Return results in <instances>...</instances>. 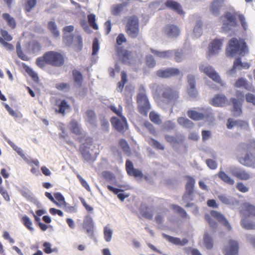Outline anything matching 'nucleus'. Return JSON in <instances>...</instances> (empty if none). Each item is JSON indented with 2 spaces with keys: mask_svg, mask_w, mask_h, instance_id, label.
I'll use <instances>...</instances> for the list:
<instances>
[{
  "mask_svg": "<svg viewBox=\"0 0 255 255\" xmlns=\"http://www.w3.org/2000/svg\"><path fill=\"white\" fill-rule=\"evenodd\" d=\"M248 52L246 42L241 39L233 38L230 40L226 48V54L228 57L238 55L244 56Z\"/></svg>",
  "mask_w": 255,
  "mask_h": 255,
  "instance_id": "1",
  "label": "nucleus"
},
{
  "mask_svg": "<svg viewBox=\"0 0 255 255\" xmlns=\"http://www.w3.org/2000/svg\"><path fill=\"white\" fill-rule=\"evenodd\" d=\"M179 97V92L174 88L164 87L162 89L161 98L163 103L172 105L171 112L173 111V106L177 102Z\"/></svg>",
  "mask_w": 255,
  "mask_h": 255,
  "instance_id": "2",
  "label": "nucleus"
},
{
  "mask_svg": "<svg viewBox=\"0 0 255 255\" xmlns=\"http://www.w3.org/2000/svg\"><path fill=\"white\" fill-rule=\"evenodd\" d=\"M199 69L201 73H203L208 76L214 82L220 84L223 87L226 86V84L222 81L219 74L209 64L206 63H201L199 66Z\"/></svg>",
  "mask_w": 255,
  "mask_h": 255,
  "instance_id": "3",
  "label": "nucleus"
},
{
  "mask_svg": "<svg viewBox=\"0 0 255 255\" xmlns=\"http://www.w3.org/2000/svg\"><path fill=\"white\" fill-rule=\"evenodd\" d=\"M126 31L131 38H136L139 35V20L137 16H129L126 25Z\"/></svg>",
  "mask_w": 255,
  "mask_h": 255,
  "instance_id": "4",
  "label": "nucleus"
},
{
  "mask_svg": "<svg viewBox=\"0 0 255 255\" xmlns=\"http://www.w3.org/2000/svg\"><path fill=\"white\" fill-rule=\"evenodd\" d=\"M203 113H200L193 110H189L187 112L188 117L195 121L205 119L210 123H213L214 120V116L210 108H203Z\"/></svg>",
  "mask_w": 255,
  "mask_h": 255,
  "instance_id": "5",
  "label": "nucleus"
},
{
  "mask_svg": "<svg viewBox=\"0 0 255 255\" xmlns=\"http://www.w3.org/2000/svg\"><path fill=\"white\" fill-rule=\"evenodd\" d=\"M252 146L254 148L253 151L247 152L244 156L237 154L238 161L244 166L253 167L255 165V139L252 141Z\"/></svg>",
  "mask_w": 255,
  "mask_h": 255,
  "instance_id": "6",
  "label": "nucleus"
},
{
  "mask_svg": "<svg viewBox=\"0 0 255 255\" xmlns=\"http://www.w3.org/2000/svg\"><path fill=\"white\" fill-rule=\"evenodd\" d=\"M236 15L231 12H227L224 17L223 25L222 29L225 32H229L232 31L235 28L238 26V23L237 21Z\"/></svg>",
  "mask_w": 255,
  "mask_h": 255,
  "instance_id": "7",
  "label": "nucleus"
},
{
  "mask_svg": "<svg viewBox=\"0 0 255 255\" xmlns=\"http://www.w3.org/2000/svg\"><path fill=\"white\" fill-rule=\"evenodd\" d=\"M227 171L233 176L242 180H248L253 177V175L243 168L232 165L228 168Z\"/></svg>",
  "mask_w": 255,
  "mask_h": 255,
  "instance_id": "8",
  "label": "nucleus"
},
{
  "mask_svg": "<svg viewBox=\"0 0 255 255\" xmlns=\"http://www.w3.org/2000/svg\"><path fill=\"white\" fill-rule=\"evenodd\" d=\"M45 58L47 64L54 66H60L64 64L63 56L55 51H49L45 54Z\"/></svg>",
  "mask_w": 255,
  "mask_h": 255,
  "instance_id": "9",
  "label": "nucleus"
},
{
  "mask_svg": "<svg viewBox=\"0 0 255 255\" xmlns=\"http://www.w3.org/2000/svg\"><path fill=\"white\" fill-rule=\"evenodd\" d=\"M224 41V38H217L213 40L210 43L207 52L208 58L217 56L219 54L222 50Z\"/></svg>",
  "mask_w": 255,
  "mask_h": 255,
  "instance_id": "10",
  "label": "nucleus"
},
{
  "mask_svg": "<svg viewBox=\"0 0 255 255\" xmlns=\"http://www.w3.org/2000/svg\"><path fill=\"white\" fill-rule=\"evenodd\" d=\"M138 109L141 114L147 115L149 110L150 109L148 99L144 92L138 94L137 97Z\"/></svg>",
  "mask_w": 255,
  "mask_h": 255,
  "instance_id": "11",
  "label": "nucleus"
},
{
  "mask_svg": "<svg viewBox=\"0 0 255 255\" xmlns=\"http://www.w3.org/2000/svg\"><path fill=\"white\" fill-rule=\"evenodd\" d=\"M219 200L224 204L234 209L239 205V200L228 194L220 193L217 195Z\"/></svg>",
  "mask_w": 255,
  "mask_h": 255,
  "instance_id": "12",
  "label": "nucleus"
},
{
  "mask_svg": "<svg viewBox=\"0 0 255 255\" xmlns=\"http://www.w3.org/2000/svg\"><path fill=\"white\" fill-rule=\"evenodd\" d=\"M111 123L112 126L120 132H124L128 129L127 121L124 116L119 118L113 117L111 119Z\"/></svg>",
  "mask_w": 255,
  "mask_h": 255,
  "instance_id": "13",
  "label": "nucleus"
},
{
  "mask_svg": "<svg viewBox=\"0 0 255 255\" xmlns=\"http://www.w3.org/2000/svg\"><path fill=\"white\" fill-rule=\"evenodd\" d=\"M179 73V69L173 67L162 69L156 71L157 76L162 78H168L178 75Z\"/></svg>",
  "mask_w": 255,
  "mask_h": 255,
  "instance_id": "14",
  "label": "nucleus"
},
{
  "mask_svg": "<svg viewBox=\"0 0 255 255\" xmlns=\"http://www.w3.org/2000/svg\"><path fill=\"white\" fill-rule=\"evenodd\" d=\"M225 255H238L239 245L237 241L230 240L228 245L223 249Z\"/></svg>",
  "mask_w": 255,
  "mask_h": 255,
  "instance_id": "15",
  "label": "nucleus"
},
{
  "mask_svg": "<svg viewBox=\"0 0 255 255\" xmlns=\"http://www.w3.org/2000/svg\"><path fill=\"white\" fill-rule=\"evenodd\" d=\"M196 77L194 75L189 74L187 76L188 88V93L189 95L193 98H195L198 95V91L196 88Z\"/></svg>",
  "mask_w": 255,
  "mask_h": 255,
  "instance_id": "16",
  "label": "nucleus"
},
{
  "mask_svg": "<svg viewBox=\"0 0 255 255\" xmlns=\"http://www.w3.org/2000/svg\"><path fill=\"white\" fill-rule=\"evenodd\" d=\"M163 32L165 35L169 38H175L180 33L179 28L174 24H168L164 27Z\"/></svg>",
  "mask_w": 255,
  "mask_h": 255,
  "instance_id": "17",
  "label": "nucleus"
},
{
  "mask_svg": "<svg viewBox=\"0 0 255 255\" xmlns=\"http://www.w3.org/2000/svg\"><path fill=\"white\" fill-rule=\"evenodd\" d=\"M193 17H196L194 26L193 29L192 35L194 37H200L203 33V22L200 17H198V14H194Z\"/></svg>",
  "mask_w": 255,
  "mask_h": 255,
  "instance_id": "18",
  "label": "nucleus"
},
{
  "mask_svg": "<svg viewBox=\"0 0 255 255\" xmlns=\"http://www.w3.org/2000/svg\"><path fill=\"white\" fill-rule=\"evenodd\" d=\"M126 166L127 172L129 175L135 178H138L140 179L143 177L142 171L138 169L134 168L132 163L130 160H127Z\"/></svg>",
  "mask_w": 255,
  "mask_h": 255,
  "instance_id": "19",
  "label": "nucleus"
},
{
  "mask_svg": "<svg viewBox=\"0 0 255 255\" xmlns=\"http://www.w3.org/2000/svg\"><path fill=\"white\" fill-rule=\"evenodd\" d=\"M83 228L87 231V234L90 236H92L93 235V230L94 228V223L92 217L89 215H86L83 221Z\"/></svg>",
  "mask_w": 255,
  "mask_h": 255,
  "instance_id": "20",
  "label": "nucleus"
},
{
  "mask_svg": "<svg viewBox=\"0 0 255 255\" xmlns=\"http://www.w3.org/2000/svg\"><path fill=\"white\" fill-rule=\"evenodd\" d=\"M250 65L247 62H242L240 58L236 59L234 62V65L232 69L229 71L230 74H232L237 70L242 69H248L250 68Z\"/></svg>",
  "mask_w": 255,
  "mask_h": 255,
  "instance_id": "21",
  "label": "nucleus"
},
{
  "mask_svg": "<svg viewBox=\"0 0 255 255\" xmlns=\"http://www.w3.org/2000/svg\"><path fill=\"white\" fill-rule=\"evenodd\" d=\"M210 103L216 107H224L228 105V101L225 96L217 95L212 99Z\"/></svg>",
  "mask_w": 255,
  "mask_h": 255,
  "instance_id": "22",
  "label": "nucleus"
},
{
  "mask_svg": "<svg viewBox=\"0 0 255 255\" xmlns=\"http://www.w3.org/2000/svg\"><path fill=\"white\" fill-rule=\"evenodd\" d=\"M211 215L212 217L218 220L224 226L226 227L229 230L231 229V226L230 225L228 221L222 214L215 211H212L211 212Z\"/></svg>",
  "mask_w": 255,
  "mask_h": 255,
  "instance_id": "23",
  "label": "nucleus"
},
{
  "mask_svg": "<svg viewBox=\"0 0 255 255\" xmlns=\"http://www.w3.org/2000/svg\"><path fill=\"white\" fill-rule=\"evenodd\" d=\"M165 5L167 7L169 8L180 14L184 13L182 6L178 2L173 0H168L165 2Z\"/></svg>",
  "mask_w": 255,
  "mask_h": 255,
  "instance_id": "24",
  "label": "nucleus"
},
{
  "mask_svg": "<svg viewBox=\"0 0 255 255\" xmlns=\"http://www.w3.org/2000/svg\"><path fill=\"white\" fill-rule=\"evenodd\" d=\"M151 52L159 58L168 59L172 57L173 55V51L172 50H169L166 51H159L154 50L153 49H150Z\"/></svg>",
  "mask_w": 255,
  "mask_h": 255,
  "instance_id": "25",
  "label": "nucleus"
},
{
  "mask_svg": "<svg viewBox=\"0 0 255 255\" xmlns=\"http://www.w3.org/2000/svg\"><path fill=\"white\" fill-rule=\"evenodd\" d=\"M218 175V177L226 184L230 185H233L235 184L234 179L224 171L222 167H220Z\"/></svg>",
  "mask_w": 255,
  "mask_h": 255,
  "instance_id": "26",
  "label": "nucleus"
},
{
  "mask_svg": "<svg viewBox=\"0 0 255 255\" xmlns=\"http://www.w3.org/2000/svg\"><path fill=\"white\" fill-rule=\"evenodd\" d=\"M203 242L204 247L207 250H211L214 246V240L212 235L209 234L208 232H205L203 236Z\"/></svg>",
  "mask_w": 255,
  "mask_h": 255,
  "instance_id": "27",
  "label": "nucleus"
},
{
  "mask_svg": "<svg viewBox=\"0 0 255 255\" xmlns=\"http://www.w3.org/2000/svg\"><path fill=\"white\" fill-rule=\"evenodd\" d=\"M223 5V0H215L211 4L210 11L214 15H217L219 14L220 10Z\"/></svg>",
  "mask_w": 255,
  "mask_h": 255,
  "instance_id": "28",
  "label": "nucleus"
},
{
  "mask_svg": "<svg viewBox=\"0 0 255 255\" xmlns=\"http://www.w3.org/2000/svg\"><path fill=\"white\" fill-rule=\"evenodd\" d=\"M164 236L169 242L176 245L183 246L188 243V240L186 238L181 240L180 238L173 237L168 235H164Z\"/></svg>",
  "mask_w": 255,
  "mask_h": 255,
  "instance_id": "29",
  "label": "nucleus"
},
{
  "mask_svg": "<svg viewBox=\"0 0 255 255\" xmlns=\"http://www.w3.org/2000/svg\"><path fill=\"white\" fill-rule=\"evenodd\" d=\"M241 212L249 216H255V207L249 203H245L241 207Z\"/></svg>",
  "mask_w": 255,
  "mask_h": 255,
  "instance_id": "30",
  "label": "nucleus"
},
{
  "mask_svg": "<svg viewBox=\"0 0 255 255\" xmlns=\"http://www.w3.org/2000/svg\"><path fill=\"white\" fill-rule=\"evenodd\" d=\"M195 183V180L192 177H189L186 185V192L183 196V198L184 200L187 198V195H191L193 191V187Z\"/></svg>",
  "mask_w": 255,
  "mask_h": 255,
  "instance_id": "31",
  "label": "nucleus"
},
{
  "mask_svg": "<svg viewBox=\"0 0 255 255\" xmlns=\"http://www.w3.org/2000/svg\"><path fill=\"white\" fill-rule=\"evenodd\" d=\"M86 121L91 125L95 126L96 123V117L94 112L92 110H87L86 113Z\"/></svg>",
  "mask_w": 255,
  "mask_h": 255,
  "instance_id": "32",
  "label": "nucleus"
},
{
  "mask_svg": "<svg viewBox=\"0 0 255 255\" xmlns=\"http://www.w3.org/2000/svg\"><path fill=\"white\" fill-rule=\"evenodd\" d=\"M177 122L179 125L187 128L190 129L194 127L193 123L189 119L185 118L180 117L178 118Z\"/></svg>",
  "mask_w": 255,
  "mask_h": 255,
  "instance_id": "33",
  "label": "nucleus"
},
{
  "mask_svg": "<svg viewBox=\"0 0 255 255\" xmlns=\"http://www.w3.org/2000/svg\"><path fill=\"white\" fill-rule=\"evenodd\" d=\"M70 106L65 100H62L58 106V108L55 109L56 112L64 115L66 111L70 109Z\"/></svg>",
  "mask_w": 255,
  "mask_h": 255,
  "instance_id": "34",
  "label": "nucleus"
},
{
  "mask_svg": "<svg viewBox=\"0 0 255 255\" xmlns=\"http://www.w3.org/2000/svg\"><path fill=\"white\" fill-rule=\"evenodd\" d=\"M235 86L237 88L243 87L248 90H252V89L251 85L249 84L246 79L243 78H239L237 81Z\"/></svg>",
  "mask_w": 255,
  "mask_h": 255,
  "instance_id": "35",
  "label": "nucleus"
},
{
  "mask_svg": "<svg viewBox=\"0 0 255 255\" xmlns=\"http://www.w3.org/2000/svg\"><path fill=\"white\" fill-rule=\"evenodd\" d=\"M73 75L75 85L78 87H80L83 82V76L82 74L79 71L74 70L73 71Z\"/></svg>",
  "mask_w": 255,
  "mask_h": 255,
  "instance_id": "36",
  "label": "nucleus"
},
{
  "mask_svg": "<svg viewBox=\"0 0 255 255\" xmlns=\"http://www.w3.org/2000/svg\"><path fill=\"white\" fill-rule=\"evenodd\" d=\"M40 50V46L39 44L35 41L30 42L28 44V48L27 51L30 53H35Z\"/></svg>",
  "mask_w": 255,
  "mask_h": 255,
  "instance_id": "37",
  "label": "nucleus"
},
{
  "mask_svg": "<svg viewBox=\"0 0 255 255\" xmlns=\"http://www.w3.org/2000/svg\"><path fill=\"white\" fill-rule=\"evenodd\" d=\"M126 6L125 3L114 4L111 7V13L114 15H118L120 14Z\"/></svg>",
  "mask_w": 255,
  "mask_h": 255,
  "instance_id": "38",
  "label": "nucleus"
},
{
  "mask_svg": "<svg viewBox=\"0 0 255 255\" xmlns=\"http://www.w3.org/2000/svg\"><path fill=\"white\" fill-rule=\"evenodd\" d=\"M2 17L6 21L7 24L12 28H15L16 22L13 17H11L8 13H4L2 14Z\"/></svg>",
  "mask_w": 255,
  "mask_h": 255,
  "instance_id": "39",
  "label": "nucleus"
},
{
  "mask_svg": "<svg viewBox=\"0 0 255 255\" xmlns=\"http://www.w3.org/2000/svg\"><path fill=\"white\" fill-rule=\"evenodd\" d=\"M113 234V230L112 229L109 225L104 227V239L107 242H110L112 238Z\"/></svg>",
  "mask_w": 255,
  "mask_h": 255,
  "instance_id": "40",
  "label": "nucleus"
},
{
  "mask_svg": "<svg viewBox=\"0 0 255 255\" xmlns=\"http://www.w3.org/2000/svg\"><path fill=\"white\" fill-rule=\"evenodd\" d=\"M232 103L234 106L233 111L235 116H240L242 113L241 105L240 103L235 99H233Z\"/></svg>",
  "mask_w": 255,
  "mask_h": 255,
  "instance_id": "41",
  "label": "nucleus"
},
{
  "mask_svg": "<svg viewBox=\"0 0 255 255\" xmlns=\"http://www.w3.org/2000/svg\"><path fill=\"white\" fill-rule=\"evenodd\" d=\"M108 189L111 191H112L116 194L118 195V197L122 201H123L126 198L128 197V195H125L123 193H120L119 192L121 191V190L113 187L111 185H108L107 186Z\"/></svg>",
  "mask_w": 255,
  "mask_h": 255,
  "instance_id": "42",
  "label": "nucleus"
},
{
  "mask_svg": "<svg viewBox=\"0 0 255 255\" xmlns=\"http://www.w3.org/2000/svg\"><path fill=\"white\" fill-rule=\"evenodd\" d=\"M174 55V60L177 62H181L185 59V56L182 49L172 50Z\"/></svg>",
  "mask_w": 255,
  "mask_h": 255,
  "instance_id": "43",
  "label": "nucleus"
},
{
  "mask_svg": "<svg viewBox=\"0 0 255 255\" xmlns=\"http://www.w3.org/2000/svg\"><path fill=\"white\" fill-rule=\"evenodd\" d=\"M172 208L175 212L178 213L179 215L181 216L182 218L185 219H189L190 217L189 215L187 214L186 211L181 207L178 205H173Z\"/></svg>",
  "mask_w": 255,
  "mask_h": 255,
  "instance_id": "44",
  "label": "nucleus"
},
{
  "mask_svg": "<svg viewBox=\"0 0 255 255\" xmlns=\"http://www.w3.org/2000/svg\"><path fill=\"white\" fill-rule=\"evenodd\" d=\"M48 27L49 30L55 36L58 37L59 36L60 32L58 30L57 25L54 21H49L48 24Z\"/></svg>",
  "mask_w": 255,
  "mask_h": 255,
  "instance_id": "45",
  "label": "nucleus"
},
{
  "mask_svg": "<svg viewBox=\"0 0 255 255\" xmlns=\"http://www.w3.org/2000/svg\"><path fill=\"white\" fill-rule=\"evenodd\" d=\"M70 127L72 132L76 134L80 133L81 129L78 123L75 120H72L70 123Z\"/></svg>",
  "mask_w": 255,
  "mask_h": 255,
  "instance_id": "46",
  "label": "nucleus"
},
{
  "mask_svg": "<svg viewBox=\"0 0 255 255\" xmlns=\"http://www.w3.org/2000/svg\"><path fill=\"white\" fill-rule=\"evenodd\" d=\"M24 1L25 9L27 12H30L36 6V0H24Z\"/></svg>",
  "mask_w": 255,
  "mask_h": 255,
  "instance_id": "47",
  "label": "nucleus"
},
{
  "mask_svg": "<svg viewBox=\"0 0 255 255\" xmlns=\"http://www.w3.org/2000/svg\"><path fill=\"white\" fill-rule=\"evenodd\" d=\"M140 213L145 218L151 219L152 218L153 215L150 212L147 210V207L145 204H141L140 207Z\"/></svg>",
  "mask_w": 255,
  "mask_h": 255,
  "instance_id": "48",
  "label": "nucleus"
},
{
  "mask_svg": "<svg viewBox=\"0 0 255 255\" xmlns=\"http://www.w3.org/2000/svg\"><path fill=\"white\" fill-rule=\"evenodd\" d=\"M235 15L238 16L239 20L241 22L242 26L245 30H247L248 28V24L246 21V18L243 14H241L239 11L235 12Z\"/></svg>",
  "mask_w": 255,
  "mask_h": 255,
  "instance_id": "49",
  "label": "nucleus"
},
{
  "mask_svg": "<svg viewBox=\"0 0 255 255\" xmlns=\"http://www.w3.org/2000/svg\"><path fill=\"white\" fill-rule=\"evenodd\" d=\"M242 226L247 230H253L255 229V223L249 222L245 219H242L241 221Z\"/></svg>",
  "mask_w": 255,
  "mask_h": 255,
  "instance_id": "50",
  "label": "nucleus"
},
{
  "mask_svg": "<svg viewBox=\"0 0 255 255\" xmlns=\"http://www.w3.org/2000/svg\"><path fill=\"white\" fill-rule=\"evenodd\" d=\"M110 110L116 114L119 118L124 116L123 115V107L121 105H119L118 107H116L115 105H111L109 106Z\"/></svg>",
  "mask_w": 255,
  "mask_h": 255,
  "instance_id": "51",
  "label": "nucleus"
},
{
  "mask_svg": "<svg viewBox=\"0 0 255 255\" xmlns=\"http://www.w3.org/2000/svg\"><path fill=\"white\" fill-rule=\"evenodd\" d=\"M81 153L83 158L87 162H93L95 161V159L91 157L90 153L87 149H82Z\"/></svg>",
  "mask_w": 255,
  "mask_h": 255,
  "instance_id": "52",
  "label": "nucleus"
},
{
  "mask_svg": "<svg viewBox=\"0 0 255 255\" xmlns=\"http://www.w3.org/2000/svg\"><path fill=\"white\" fill-rule=\"evenodd\" d=\"M150 120L154 123L160 125L162 123L159 115L155 112H151L149 114Z\"/></svg>",
  "mask_w": 255,
  "mask_h": 255,
  "instance_id": "53",
  "label": "nucleus"
},
{
  "mask_svg": "<svg viewBox=\"0 0 255 255\" xmlns=\"http://www.w3.org/2000/svg\"><path fill=\"white\" fill-rule=\"evenodd\" d=\"M7 143L12 147L13 149L15 150L18 154L21 157L24 158L25 157V155L23 153L22 149L17 146L16 144H15L12 141L8 140L7 141Z\"/></svg>",
  "mask_w": 255,
  "mask_h": 255,
  "instance_id": "54",
  "label": "nucleus"
},
{
  "mask_svg": "<svg viewBox=\"0 0 255 255\" xmlns=\"http://www.w3.org/2000/svg\"><path fill=\"white\" fill-rule=\"evenodd\" d=\"M16 53L17 56L24 61L28 60V57L25 55L22 51L21 45L19 43H17L16 46Z\"/></svg>",
  "mask_w": 255,
  "mask_h": 255,
  "instance_id": "55",
  "label": "nucleus"
},
{
  "mask_svg": "<svg viewBox=\"0 0 255 255\" xmlns=\"http://www.w3.org/2000/svg\"><path fill=\"white\" fill-rule=\"evenodd\" d=\"M82 44L83 42L81 36L79 34H75L73 39V44L72 45L77 46L78 48L81 49L82 47Z\"/></svg>",
  "mask_w": 255,
  "mask_h": 255,
  "instance_id": "56",
  "label": "nucleus"
},
{
  "mask_svg": "<svg viewBox=\"0 0 255 255\" xmlns=\"http://www.w3.org/2000/svg\"><path fill=\"white\" fill-rule=\"evenodd\" d=\"M22 222H23L24 225H25V227H27V228L29 230H30L31 231H34V229L32 226V222L27 216H23L22 217Z\"/></svg>",
  "mask_w": 255,
  "mask_h": 255,
  "instance_id": "57",
  "label": "nucleus"
},
{
  "mask_svg": "<svg viewBox=\"0 0 255 255\" xmlns=\"http://www.w3.org/2000/svg\"><path fill=\"white\" fill-rule=\"evenodd\" d=\"M120 146L123 149L126 154H129L130 153V147L125 139H121L119 141Z\"/></svg>",
  "mask_w": 255,
  "mask_h": 255,
  "instance_id": "58",
  "label": "nucleus"
},
{
  "mask_svg": "<svg viewBox=\"0 0 255 255\" xmlns=\"http://www.w3.org/2000/svg\"><path fill=\"white\" fill-rule=\"evenodd\" d=\"M88 19L90 25L94 29H98V26L96 23V15L94 14H90L88 16Z\"/></svg>",
  "mask_w": 255,
  "mask_h": 255,
  "instance_id": "59",
  "label": "nucleus"
},
{
  "mask_svg": "<svg viewBox=\"0 0 255 255\" xmlns=\"http://www.w3.org/2000/svg\"><path fill=\"white\" fill-rule=\"evenodd\" d=\"M74 35L71 34L63 35L64 42L68 46H71L73 44Z\"/></svg>",
  "mask_w": 255,
  "mask_h": 255,
  "instance_id": "60",
  "label": "nucleus"
},
{
  "mask_svg": "<svg viewBox=\"0 0 255 255\" xmlns=\"http://www.w3.org/2000/svg\"><path fill=\"white\" fill-rule=\"evenodd\" d=\"M146 63L149 67L153 68L156 65V61L154 57L151 55H148L146 57Z\"/></svg>",
  "mask_w": 255,
  "mask_h": 255,
  "instance_id": "61",
  "label": "nucleus"
},
{
  "mask_svg": "<svg viewBox=\"0 0 255 255\" xmlns=\"http://www.w3.org/2000/svg\"><path fill=\"white\" fill-rule=\"evenodd\" d=\"M205 219L208 222L209 224H210V227L214 229H215L217 228V226H218V224L211 217L210 215H208V214H206L205 215Z\"/></svg>",
  "mask_w": 255,
  "mask_h": 255,
  "instance_id": "62",
  "label": "nucleus"
},
{
  "mask_svg": "<svg viewBox=\"0 0 255 255\" xmlns=\"http://www.w3.org/2000/svg\"><path fill=\"white\" fill-rule=\"evenodd\" d=\"M206 162L208 167L211 169L215 170L218 167L217 162L215 160H214L213 159H207Z\"/></svg>",
  "mask_w": 255,
  "mask_h": 255,
  "instance_id": "63",
  "label": "nucleus"
},
{
  "mask_svg": "<svg viewBox=\"0 0 255 255\" xmlns=\"http://www.w3.org/2000/svg\"><path fill=\"white\" fill-rule=\"evenodd\" d=\"M184 250L188 254H190L192 255H202L199 251L196 249L192 248H185Z\"/></svg>",
  "mask_w": 255,
  "mask_h": 255,
  "instance_id": "64",
  "label": "nucleus"
}]
</instances>
